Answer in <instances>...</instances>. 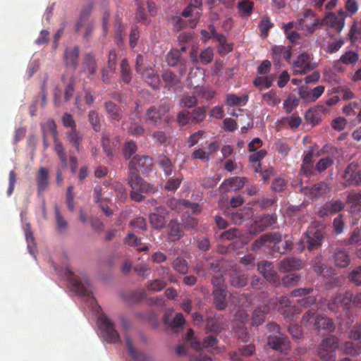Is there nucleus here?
I'll list each match as a JSON object with an SVG mask.
<instances>
[{
  "label": "nucleus",
  "instance_id": "c85d7f7f",
  "mask_svg": "<svg viewBox=\"0 0 361 361\" xmlns=\"http://www.w3.org/2000/svg\"><path fill=\"white\" fill-rule=\"evenodd\" d=\"M126 347L128 354L133 361H148L149 357L144 353L137 352L134 348L131 340L128 336H126Z\"/></svg>",
  "mask_w": 361,
  "mask_h": 361
},
{
  "label": "nucleus",
  "instance_id": "ddd939ff",
  "mask_svg": "<svg viewBox=\"0 0 361 361\" xmlns=\"http://www.w3.org/2000/svg\"><path fill=\"white\" fill-rule=\"evenodd\" d=\"M257 269L261 274L263 275L264 278L272 283L276 285L280 283V279L274 269L273 263L268 261H262L257 264Z\"/></svg>",
  "mask_w": 361,
  "mask_h": 361
},
{
  "label": "nucleus",
  "instance_id": "c9c22d12",
  "mask_svg": "<svg viewBox=\"0 0 361 361\" xmlns=\"http://www.w3.org/2000/svg\"><path fill=\"white\" fill-rule=\"evenodd\" d=\"M274 27V23L271 21L270 18L267 15L262 16L258 24V28L260 31V36L266 38L268 36L269 31Z\"/></svg>",
  "mask_w": 361,
  "mask_h": 361
},
{
  "label": "nucleus",
  "instance_id": "3c124183",
  "mask_svg": "<svg viewBox=\"0 0 361 361\" xmlns=\"http://www.w3.org/2000/svg\"><path fill=\"white\" fill-rule=\"evenodd\" d=\"M247 96H237L235 94H227V105L229 106H244L247 102Z\"/></svg>",
  "mask_w": 361,
  "mask_h": 361
},
{
  "label": "nucleus",
  "instance_id": "72a5a7b5",
  "mask_svg": "<svg viewBox=\"0 0 361 361\" xmlns=\"http://www.w3.org/2000/svg\"><path fill=\"white\" fill-rule=\"evenodd\" d=\"M83 68L92 75L97 72V65L94 56L92 53H87L85 56Z\"/></svg>",
  "mask_w": 361,
  "mask_h": 361
},
{
  "label": "nucleus",
  "instance_id": "5701e85b",
  "mask_svg": "<svg viewBox=\"0 0 361 361\" xmlns=\"http://www.w3.org/2000/svg\"><path fill=\"white\" fill-rule=\"evenodd\" d=\"M108 118L111 121L118 122L122 118V109L120 106L111 101L105 102L104 104Z\"/></svg>",
  "mask_w": 361,
  "mask_h": 361
},
{
  "label": "nucleus",
  "instance_id": "a211bd4d",
  "mask_svg": "<svg viewBox=\"0 0 361 361\" xmlns=\"http://www.w3.org/2000/svg\"><path fill=\"white\" fill-rule=\"evenodd\" d=\"M80 47L78 46L66 47L63 52V60L67 67L75 70L78 66Z\"/></svg>",
  "mask_w": 361,
  "mask_h": 361
},
{
  "label": "nucleus",
  "instance_id": "bb28decb",
  "mask_svg": "<svg viewBox=\"0 0 361 361\" xmlns=\"http://www.w3.org/2000/svg\"><path fill=\"white\" fill-rule=\"evenodd\" d=\"M272 59L274 61L279 62L281 57L288 61L292 56L291 47L274 45L271 47Z\"/></svg>",
  "mask_w": 361,
  "mask_h": 361
},
{
  "label": "nucleus",
  "instance_id": "a18cd8bd",
  "mask_svg": "<svg viewBox=\"0 0 361 361\" xmlns=\"http://www.w3.org/2000/svg\"><path fill=\"white\" fill-rule=\"evenodd\" d=\"M54 212L57 231L61 233H64L68 227V224L61 214L59 209L57 206H56L54 208Z\"/></svg>",
  "mask_w": 361,
  "mask_h": 361
},
{
  "label": "nucleus",
  "instance_id": "1a4fd4ad",
  "mask_svg": "<svg viewBox=\"0 0 361 361\" xmlns=\"http://www.w3.org/2000/svg\"><path fill=\"white\" fill-rule=\"evenodd\" d=\"M325 87L324 85H318L313 89H310L307 86L301 85L298 87V94L305 103L314 102L318 99L324 93Z\"/></svg>",
  "mask_w": 361,
  "mask_h": 361
},
{
  "label": "nucleus",
  "instance_id": "f8f14e48",
  "mask_svg": "<svg viewBox=\"0 0 361 361\" xmlns=\"http://www.w3.org/2000/svg\"><path fill=\"white\" fill-rule=\"evenodd\" d=\"M65 274L67 277V279L69 281L73 291L85 298H92V292L88 290L85 284H83L76 278L74 273L69 268H66Z\"/></svg>",
  "mask_w": 361,
  "mask_h": 361
},
{
  "label": "nucleus",
  "instance_id": "052dcab7",
  "mask_svg": "<svg viewBox=\"0 0 361 361\" xmlns=\"http://www.w3.org/2000/svg\"><path fill=\"white\" fill-rule=\"evenodd\" d=\"M334 164V160L330 157H326L324 158H322L318 161L316 164L315 169L317 172L322 173L326 170L328 168L331 167Z\"/></svg>",
  "mask_w": 361,
  "mask_h": 361
},
{
  "label": "nucleus",
  "instance_id": "6ab92c4d",
  "mask_svg": "<svg viewBox=\"0 0 361 361\" xmlns=\"http://www.w3.org/2000/svg\"><path fill=\"white\" fill-rule=\"evenodd\" d=\"M172 314L171 311H166L163 317L164 324L171 329L176 330V331L182 329L185 324V319L182 313H176L175 317L171 319V316Z\"/></svg>",
  "mask_w": 361,
  "mask_h": 361
},
{
  "label": "nucleus",
  "instance_id": "69168bd1",
  "mask_svg": "<svg viewBox=\"0 0 361 361\" xmlns=\"http://www.w3.org/2000/svg\"><path fill=\"white\" fill-rule=\"evenodd\" d=\"M253 6V2L248 0H243L238 4V8L241 14L250 16L252 11Z\"/></svg>",
  "mask_w": 361,
  "mask_h": 361
},
{
  "label": "nucleus",
  "instance_id": "680f3d73",
  "mask_svg": "<svg viewBox=\"0 0 361 361\" xmlns=\"http://www.w3.org/2000/svg\"><path fill=\"white\" fill-rule=\"evenodd\" d=\"M344 351L350 355H357L361 352V345L352 341H348L344 344Z\"/></svg>",
  "mask_w": 361,
  "mask_h": 361
},
{
  "label": "nucleus",
  "instance_id": "0eeeda50",
  "mask_svg": "<svg viewBox=\"0 0 361 361\" xmlns=\"http://www.w3.org/2000/svg\"><path fill=\"white\" fill-rule=\"evenodd\" d=\"M171 106L169 103L164 102L159 106H151L146 110L145 114V122L147 124L157 126L161 120L170 111Z\"/></svg>",
  "mask_w": 361,
  "mask_h": 361
},
{
  "label": "nucleus",
  "instance_id": "c756f323",
  "mask_svg": "<svg viewBox=\"0 0 361 361\" xmlns=\"http://www.w3.org/2000/svg\"><path fill=\"white\" fill-rule=\"evenodd\" d=\"M157 164L163 170L164 174L169 176L172 174L175 168L171 159L164 154H161L157 157Z\"/></svg>",
  "mask_w": 361,
  "mask_h": 361
},
{
  "label": "nucleus",
  "instance_id": "de8ad7c7",
  "mask_svg": "<svg viewBox=\"0 0 361 361\" xmlns=\"http://www.w3.org/2000/svg\"><path fill=\"white\" fill-rule=\"evenodd\" d=\"M181 54L178 49H172L166 55V61L169 66H176L181 60Z\"/></svg>",
  "mask_w": 361,
  "mask_h": 361
},
{
  "label": "nucleus",
  "instance_id": "8fccbe9b",
  "mask_svg": "<svg viewBox=\"0 0 361 361\" xmlns=\"http://www.w3.org/2000/svg\"><path fill=\"white\" fill-rule=\"evenodd\" d=\"M353 293L350 291H346L344 293H338L336 295V300L341 301V307L344 310H348L352 302Z\"/></svg>",
  "mask_w": 361,
  "mask_h": 361
},
{
  "label": "nucleus",
  "instance_id": "a878e982",
  "mask_svg": "<svg viewBox=\"0 0 361 361\" xmlns=\"http://www.w3.org/2000/svg\"><path fill=\"white\" fill-rule=\"evenodd\" d=\"M145 82L153 89H157L159 86V76L155 70L152 68H146L140 73Z\"/></svg>",
  "mask_w": 361,
  "mask_h": 361
},
{
  "label": "nucleus",
  "instance_id": "7c9ffc66",
  "mask_svg": "<svg viewBox=\"0 0 361 361\" xmlns=\"http://www.w3.org/2000/svg\"><path fill=\"white\" fill-rule=\"evenodd\" d=\"M169 235L173 241L179 240L183 235L180 224L176 219H171L169 224Z\"/></svg>",
  "mask_w": 361,
  "mask_h": 361
},
{
  "label": "nucleus",
  "instance_id": "09e8293b",
  "mask_svg": "<svg viewBox=\"0 0 361 361\" xmlns=\"http://www.w3.org/2000/svg\"><path fill=\"white\" fill-rule=\"evenodd\" d=\"M183 180V175L179 173L178 176L169 178L167 180L164 188L168 191H175L180 187Z\"/></svg>",
  "mask_w": 361,
  "mask_h": 361
},
{
  "label": "nucleus",
  "instance_id": "dca6fc26",
  "mask_svg": "<svg viewBox=\"0 0 361 361\" xmlns=\"http://www.w3.org/2000/svg\"><path fill=\"white\" fill-rule=\"evenodd\" d=\"M293 69L296 73L301 75L306 74L313 69L311 63L310 54L303 52L300 54L293 63Z\"/></svg>",
  "mask_w": 361,
  "mask_h": 361
},
{
  "label": "nucleus",
  "instance_id": "5fc2aeb1",
  "mask_svg": "<svg viewBox=\"0 0 361 361\" xmlns=\"http://www.w3.org/2000/svg\"><path fill=\"white\" fill-rule=\"evenodd\" d=\"M167 283L163 279L149 281L147 283V289L152 292H159L165 288Z\"/></svg>",
  "mask_w": 361,
  "mask_h": 361
},
{
  "label": "nucleus",
  "instance_id": "f257e3e1",
  "mask_svg": "<svg viewBox=\"0 0 361 361\" xmlns=\"http://www.w3.org/2000/svg\"><path fill=\"white\" fill-rule=\"evenodd\" d=\"M128 184L130 188V197L131 200L140 202L145 200L144 193H155L157 188L152 184L146 182L140 175L127 177Z\"/></svg>",
  "mask_w": 361,
  "mask_h": 361
},
{
  "label": "nucleus",
  "instance_id": "49530a36",
  "mask_svg": "<svg viewBox=\"0 0 361 361\" xmlns=\"http://www.w3.org/2000/svg\"><path fill=\"white\" fill-rule=\"evenodd\" d=\"M135 2L137 6L135 19L139 22H145L147 20L145 4H147V0H135Z\"/></svg>",
  "mask_w": 361,
  "mask_h": 361
},
{
  "label": "nucleus",
  "instance_id": "ea45409f",
  "mask_svg": "<svg viewBox=\"0 0 361 361\" xmlns=\"http://www.w3.org/2000/svg\"><path fill=\"white\" fill-rule=\"evenodd\" d=\"M301 278L299 275L295 274H290L284 276L281 280H280V284L284 287H292L298 286L300 282ZM279 285V283H277Z\"/></svg>",
  "mask_w": 361,
  "mask_h": 361
},
{
  "label": "nucleus",
  "instance_id": "412c9836",
  "mask_svg": "<svg viewBox=\"0 0 361 361\" xmlns=\"http://www.w3.org/2000/svg\"><path fill=\"white\" fill-rule=\"evenodd\" d=\"M36 185L39 194L47 190L50 185L49 170L45 167H40L36 175Z\"/></svg>",
  "mask_w": 361,
  "mask_h": 361
},
{
  "label": "nucleus",
  "instance_id": "b1692460",
  "mask_svg": "<svg viewBox=\"0 0 361 361\" xmlns=\"http://www.w3.org/2000/svg\"><path fill=\"white\" fill-rule=\"evenodd\" d=\"M302 261L295 257H287L279 264V269L281 272H288L300 269Z\"/></svg>",
  "mask_w": 361,
  "mask_h": 361
},
{
  "label": "nucleus",
  "instance_id": "2f4dec72",
  "mask_svg": "<svg viewBox=\"0 0 361 361\" xmlns=\"http://www.w3.org/2000/svg\"><path fill=\"white\" fill-rule=\"evenodd\" d=\"M66 137L68 142L76 149L78 152H80V145L82 140V135L80 133L76 128L70 130L66 133Z\"/></svg>",
  "mask_w": 361,
  "mask_h": 361
},
{
  "label": "nucleus",
  "instance_id": "e433bc0d",
  "mask_svg": "<svg viewBox=\"0 0 361 361\" xmlns=\"http://www.w3.org/2000/svg\"><path fill=\"white\" fill-rule=\"evenodd\" d=\"M25 240L27 243V250L31 255H33L35 250V243L33 233L30 223H26L23 226Z\"/></svg>",
  "mask_w": 361,
  "mask_h": 361
},
{
  "label": "nucleus",
  "instance_id": "6e6d98bb",
  "mask_svg": "<svg viewBox=\"0 0 361 361\" xmlns=\"http://www.w3.org/2000/svg\"><path fill=\"white\" fill-rule=\"evenodd\" d=\"M305 118L307 123L315 126L320 122L321 116L317 110L310 109L305 112Z\"/></svg>",
  "mask_w": 361,
  "mask_h": 361
},
{
  "label": "nucleus",
  "instance_id": "393cba45",
  "mask_svg": "<svg viewBox=\"0 0 361 361\" xmlns=\"http://www.w3.org/2000/svg\"><path fill=\"white\" fill-rule=\"evenodd\" d=\"M314 326L318 331H326L327 332H333L335 330V325L333 320L323 315H317Z\"/></svg>",
  "mask_w": 361,
  "mask_h": 361
},
{
  "label": "nucleus",
  "instance_id": "bf43d9fd",
  "mask_svg": "<svg viewBox=\"0 0 361 361\" xmlns=\"http://www.w3.org/2000/svg\"><path fill=\"white\" fill-rule=\"evenodd\" d=\"M330 26L334 28L337 32H341L344 27L345 20L340 18L334 14H331L328 17Z\"/></svg>",
  "mask_w": 361,
  "mask_h": 361
},
{
  "label": "nucleus",
  "instance_id": "a19ab883",
  "mask_svg": "<svg viewBox=\"0 0 361 361\" xmlns=\"http://www.w3.org/2000/svg\"><path fill=\"white\" fill-rule=\"evenodd\" d=\"M162 79L168 87L175 86L180 81L178 76L169 69H166L163 71Z\"/></svg>",
  "mask_w": 361,
  "mask_h": 361
},
{
  "label": "nucleus",
  "instance_id": "f03ea898",
  "mask_svg": "<svg viewBox=\"0 0 361 361\" xmlns=\"http://www.w3.org/2000/svg\"><path fill=\"white\" fill-rule=\"evenodd\" d=\"M281 239L282 237L279 233L264 234L254 242L252 249L255 250L261 248L267 243H274V251L279 252L280 254H285L287 251L292 249L293 243L287 240L281 243Z\"/></svg>",
  "mask_w": 361,
  "mask_h": 361
},
{
  "label": "nucleus",
  "instance_id": "c03bdc74",
  "mask_svg": "<svg viewBox=\"0 0 361 361\" xmlns=\"http://www.w3.org/2000/svg\"><path fill=\"white\" fill-rule=\"evenodd\" d=\"M247 276L244 274L236 273L231 276L230 283L235 288L244 287L247 283Z\"/></svg>",
  "mask_w": 361,
  "mask_h": 361
},
{
  "label": "nucleus",
  "instance_id": "79ce46f5",
  "mask_svg": "<svg viewBox=\"0 0 361 361\" xmlns=\"http://www.w3.org/2000/svg\"><path fill=\"white\" fill-rule=\"evenodd\" d=\"M152 137L155 144L162 145L169 143L171 135L169 133L162 130L154 131Z\"/></svg>",
  "mask_w": 361,
  "mask_h": 361
},
{
  "label": "nucleus",
  "instance_id": "9d476101",
  "mask_svg": "<svg viewBox=\"0 0 361 361\" xmlns=\"http://www.w3.org/2000/svg\"><path fill=\"white\" fill-rule=\"evenodd\" d=\"M324 238V231L316 227H310L305 232L307 247L310 251L318 249Z\"/></svg>",
  "mask_w": 361,
  "mask_h": 361
},
{
  "label": "nucleus",
  "instance_id": "864d4df0",
  "mask_svg": "<svg viewBox=\"0 0 361 361\" xmlns=\"http://www.w3.org/2000/svg\"><path fill=\"white\" fill-rule=\"evenodd\" d=\"M137 149L136 142L133 140H130L124 143L123 147V154L126 159H130Z\"/></svg>",
  "mask_w": 361,
  "mask_h": 361
},
{
  "label": "nucleus",
  "instance_id": "6e6552de",
  "mask_svg": "<svg viewBox=\"0 0 361 361\" xmlns=\"http://www.w3.org/2000/svg\"><path fill=\"white\" fill-rule=\"evenodd\" d=\"M46 126L51 131L54 137V149L58 158L61 162L63 168H66L68 165V156L66 154L65 148L58 139V133L56 130V124L54 120H49L46 123Z\"/></svg>",
  "mask_w": 361,
  "mask_h": 361
},
{
  "label": "nucleus",
  "instance_id": "9b49d317",
  "mask_svg": "<svg viewBox=\"0 0 361 361\" xmlns=\"http://www.w3.org/2000/svg\"><path fill=\"white\" fill-rule=\"evenodd\" d=\"M276 214H264L256 218L250 228V233L257 234L265 231L276 222Z\"/></svg>",
  "mask_w": 361,
  "mask_h": 361
},
{
  "label": "nucleus",
  "instance_id": "cd10ccee",
  "mask_svg": "<svg viewBox=\"0 0 361 361\" xmlns=\"http://www.w3.org/2000/svg\"><path fill=\"white\" fill-rule=\"evenodd\" d=\"M197 18L195 17L192 19L188 20V21L183 20L180 16H173L171 18V22L174 26V29L179 32L181 29L186 27L194 28L197 24Z\"/></svg>",
  "mask_w": 361,
  "mask_h": 361
},
{
  "label": "nucleus",
  "instance_id": "37998d69",
  "mask_svg": "<svg viewBox=\"0 0 361 361\" xmlns=\"http://www.w3.org/2000/svg\"><path fill=\"white\" fill-rule=\"evenodd\" d=\"M120 68H121V75L122 80L125 83H127V84L130 83L131 81V79H132V75H131L130 67L129 66V63H128L127 59H123L121 61Z\"/></svg>",
  "mask_w": 361,
  "mask_h": 361
},
{
  "label": "nucleus",
  "instance_id": "f3484780",
  "mask_svg": "<svg viewBox=\"0 0 361 361\" xmlns=\"http://www.w3.org/2000/svg\"><path fill=\"white\" fill-rule=\"evenodd\" d=\"M333 259L336 267H346L350 262L349 252L343 246L338 245L333 250Z\"/></svg>",
  "mask_w": 361,
  "mask_h": 361
},
{
  "label": "nucleus",
  "instance_id": "4d7b16f0",
  "mask_svg": "<svg viewBox=\"0 0 361 361\" xmlns=\"http://www.w3.org/2000/svg\"><path fill=\"white\" fill-rule=\"evenodd\" d=\"M172 267L176 271L181 274H186L188 269L186 260L181 257L175 259L172 263Z\"/></svg>",
  "mask_w": 361,
  "mask_h": 361
},
{
  "label": "nucleus",
  "instance_id": "39448f33",
  "mask_svg": "<svg viewBox=\"0 0 361 361\" xmlns=\"http://www.w3.org/2000/svg\"><path fill=\"white\" fill-rule=\"evenodd\" d=\"M338 346V339L335 336L327 337L319 344L317 355L323 361H336Z\"/></svg>",
  "mask_w": 361,
  "mask_h": 361
},
{
  "label": "nucleus",
  "instance_id": "20e7f679",
  "mask_svg": "<svg viewBox=\"0 0 361 361\" xmlns=\"http://www.w3.org/2000/svg\"><path fill=\"white\" fill-rule=\"evenodd\" d=\"M212 283L215 288L213 290L214 302L219 310L226 308L225 279L222 273L213 276Z\"/></svg>",
  "mask_w": 361,
  "mask_h": 361
},
{
  "label": "nucleus",
  "instance_id": "774afa93",
  "mask_svg": "<svg viewBox=\"0 0 361 361\" xmlns=\"http://www.w3.org/2000/svg\"><path fill=\"white\" fill-rule=\"evenodd\" d=\"M346 203L352 207L359 206L361 203V190L358 192H352L348 195Z\"/></svg>",
  "mask_w": 361,
  "mask_h": 361
},
{
  "label": "nucleus",
  "instance_id": "603ef678",
  "mask_svg": "<svg viewBox=\"0 0 361 361\" xmlns=\"http://www.w3.org/2000/svg\"><path fill=\"white\" fill-rule=\"evenodd\" d=\"M300 103V99L295 96H288V98L284 100L283 106L285 111L287 114H290L294 109L298 107Z\"/></svg>",
  "mask_w": 361,
  "mask_h": 361
},
{
  "label": "nucleus",
  "instance_id": "58836bf2",
  "mask_svg": "<svg viewBox=\"0 0 361 361\" xmlns=\"http://www.w3.org/2000/svg\"><path fill=\"white\" fill-rule=\"evenodd\" d=\"M149 219L152 226L156 229L164 228L166 222L165 216L158 212L151 213Z\"/></svg>",
  "mask_w": 361,
  "mask_h": 361
},
{
  "label": "nucleus",
  "instance_id": "e2e57ef3",
  "mask_svg": "<svg viewBox=\"0 0 361 361\" xmlns=\"http://www.w3.org/2000/svg\"><path fill=\"white\" fill-rule=\"evenodd\" d=\"M185 340L188 342L190 343V345L192 348L196 350H202V344L201 342L197 340L196 337L194 336V331L192 329H190L187 334L185 336Z\"/></svg>",
  "mask_w": 361,
  "mask_h": 361
},
{
  "label": "nucleus",
  "instance_id": "aec40b11",
  "mask_svg": "<svg viewBox=\"0 0 361 361\" xmlns=\"http://www.w3.org/2000/svg\"><path fill=\"white\" fill-rule=\"evenodd\" d=\"M201 35L202 39L204 41H207L211 38L215 39L220 44L219 52L221 54H223L226 51V37L221 34H218L213 26L211 25L209 27V31L202 30Z\"/></svg>",
  "mask_w": 361,
  "mask_h": 361
},
{
  "label": "nucleus",
  "instance_id": "2eb2a0df",
  "mask_svg": "<svg viewBox=\"0 0 361 361\" xmlns=\"http://www.w3.org/2000/svg\"><path fill=\"white\" fill-rule=\"evenodd\" d=\"M345 208V203L340 200L327 201L317 212L320 217H325L330 214H336Z\"/></svg>",
  "mask_w": 361,
  "mask_h": 361
},
{
  "label": "nucleus",
  "instance_id": "423d86ee",
  "mask_svg": "<svg viewBox=\"0 0 361 361\" xmlns=\"http://www.w3.org/2000/svg\"><path fill=\"white\" fill-rule=\"evenodd\" d=\"M98 324L106 342L116 343L121 341L119 334L115 329L114 323L106 315L99 316Z\"/></svg>",
  "mask_w": 361,
  "mask_h": 361
},
{
  "label": "nucleus",
  "instance_id": "f704fd0d",
  "mask_svg": "<svg viewBox=\"0 0 361 361\" xmlns=\"http://www.w3.org/2000/svg\"><path fill=\"white\" fill-rule=\"evenodd\" d=\"M62 82L65 85L64 90V101L68 102L71 100L72 97L73 96L75 89H74V78L71 77L69 78H66L64 75L61 78Z\"/></svg>",
  "mask_w": 361,
  "mask_h": 361
},
{
  "label": "nucleus",
  "instance_id": "4c0bfd02",
  "mask_svg": "<svg viewBox=\"0 0 361 361\" xmlns=\"http://www.w3.org/2000/svg\"><path fill=\"white\" fill-rule=\"evenodd\" d=\"M247 179L245 177H232L227 178V190H238L242 188L247 183Z\"/></svg>",
  "mask_w": 361,
  "mask_h": 361
},
{
  "label": "nucleus",
  "instance_id": "4be33fe9",
  "mask_svg": "<svg viewBox=\"0 0 361 361\" xmlns=\"http://www.w3.org/2000/svg\"><path fill=\"white\" fill-rule=\"evenodd\" d=\"M312 266L314 271L324 278H328L333 273V269L329 267L324 262L321 256H317L312 260Z\"/></svg>",
  "mask_w": 361,
  "mask_h": 361
},
{
  "label": "nucleus",
  "instance_id": "13d9d810",
  "mask_svg": "<svg viewBox=\"0 0 361 361\" xmlns=\"http://www.w3.org/2000/svg\"><path fill=\"white\" fill-rule=\"evenodd\" d=\"M88 121L95 132L101 130V123L99 114L95 111H90L88 113Z\"/></svg>",
  "mask_w": 361,
  "mask_h": 361
},
{
  "label": "nucleus",
  "instance_id": "7ed1b4c3",
  "mask_svg": "<svg viewBox=\"0 0 361 361\" xmlns=\"http://www.w3.org/2000/svg\"><path fill=\"white\" fill-rule=\"evenodd\" d=\"M267 329L271 334L267 337V344L272 349L287 354L290 349L288 337L280 332V326L272 322L267 325Z\"/></svg>",
  "mask_w": 361,
  "mask_h": 361
},
{
  "label": "nucleus",
  "instance_id": "4468645a",
  "mask_svg": "<svg viewBox=\"0 0 361 361\" xmlns=\"http://www.w3.org/2000/svg\"><path fill=\"white\" fill-rule=\"evenodd\" d=\"M345 180V185H361V170L357 169V165L351 163L344 171L343 175Z\"/></svg>",
  "mask_w": 361,
  "mask_h": 361
},
{
  "label": "nucleus",
  "instance_id": "0e129e2a",
  "mask_svg": "<svg viewBox=\"0 0 361 361\" xmlns=\"http://www.w3.org/2000/svg\"><path fill=\"white\" fill-rule=\"evenodd\" d=\"M264 310H262L260 307L256 308L252 314V323L253 325H260L264 321V315H265Z\"/></svg>",
  "mask_w": 361,
  "mask_h": 361
},
{
  "label": "nucleus",
  "instance_id": "473e14b6",
  "mask_svg": "<svg viewBox=\"0 0 361 361\" xmlns=\"http://www.w3.org/2000/svg\"><path fill=\"white\" fill-rule=\"evenodd\" d=\"M331 188L325 181L315 183L310 188V193L314 197H321L330 191Z\"/></svg>",
  "mask_w": 361,
  "mask_h": 361
},
{
  "label": "nucleus",
  "instance_id": "338daca9",
  "mask_svg": "<svg viewBox=\"0 0 361 361\" xmlns=\"http://www.w3.org/2000/svg\"><path fill=\"white\" fill-rule=\"evenodd\" d=\"M207 109L204 106H200L192 110L191 117L195 122H201L206 118Z\"/></svg>",
  "mask_w": 361,
  "mask_h": 361
}]
</instances>
